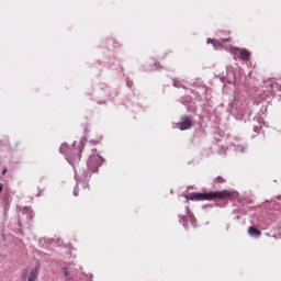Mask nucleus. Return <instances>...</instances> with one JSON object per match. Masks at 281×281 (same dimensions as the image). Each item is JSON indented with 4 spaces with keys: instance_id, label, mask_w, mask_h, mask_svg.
Instances as JSON below:
<instances>
[{
    "instance_id": "0eeeda50",
    "label": "nucleus",
    "mask_w": 281,
    "mask_h": 281,
    "mask_svg": "<svg viewBox=\"0 0 281 281\" xmlns=\"http://www.w3.org/2000/svg\"><path fill=\"white\" fill-rule=\"evenodd\" d=\"M271 95H281V85L280 83H272L271 85Z\"/></svg>"
},
{
    "instance_id": "f257e3e1",
    "label": "nucleus",
    "mask_w": 281,
    "mask_h": 281,
    "mask_svg": "<svg viewBox=\"0 0 281 281\" xmlns=\"http://www.w3.org/2000/svg\"><path fill=\"white\" fill-rule=\"evenodd\" d=\"M82 150H85V143L82 140L74 142L70 151L69 145L67 144H61L59 147V153L67 155V159L71 166L80 162V159H82Z\"/></svg>"
},
{
    "instance_id": "39448f33",
    "label": "nucleus",
    "mask_w": 281,
    "mask_h": 281,
    "mask_svg": "<svg viewBox=\"0 0 281 281\" xmlns=\"http://www.w3.org/2000/svg\"><path fill=\"white\" fill-rule=\"evenodd\" d=\"M233 52L234 54H239L240 60L247 61L251 58V53L247 48H234Z\"/></svg>"
},
{
    "instance_id": "dca6fc26",
    "label": "nucleus",
    "mask_w": 281,
    "mask_h": 281,
    "mask_svg": "<svg viewBox=\"0 0 281 281\" xmlns=\"http://www.w3.org/2000/svg\"><path fill=\"white\" fill-rule=\"evenodd\" d=\"M5 172H8V169H4V170L2 171V175H5Z\"/></svg>"
},
{
    "instance_id": "f03ea898",
    "label": "nucleus",
    "mask_w": 281,
    "mask_h": 281,
    "mask_svg": "<svg viewBox=\"0 0 281 281\" xmlns=\"http://www.w3.org/2000/svg\"><path fill=\"white\" fill-rule=\"evenodd\" d=\"M229 196H232V192L227 190H223V191H213L209 193L192 192L184 195V199H187V201H214V199H220L222 201L223 199H229Z\"/></svg>"
},
{
    "instance_id": "ddd939ff",
    "label": "nucleus",
    "mask_w": 281,
    "mask_h": 281,
    "mask_svg": "<svg viewBox=\"0 0 281 281\" xmlns=\"http://www.w3.org/2000/svg\"><path fill=\"white\" fill-rule=\"evenodd\" d=\"M43 194V189H41L37 193L36 196H41Z\"/></svg>"
},
{
    "instance_id": "2eb2a0df",
    "label": "nucleus",
    "mask_w": 281,
    "mask_h": 281,
    "mask_svg": "<svg viewBox=\"0 0 281 281\" xmlns=\"http://www.w3.org/2000/svg\"><path fill=\"white\" fill-rule=\"evenodd\" d=\"M85 188H87V190H91V188L89 187V184H85Z\"/></svg>"
},
{
    "instance_id": "9d476101",
    "label": "nucleus",
    "mask_w": 281,
    "mask_h": 281,
    "mask_svg": "<svg viewBox=\"0 0 281 281\" xmlns=\"http://www.w3.org/2000/svg\"><path fill=\"white\" fill-rule=\"evenodd\" d=\"M63 271H64V276L66 278H68L69 277V268H64Z\"/></svg>"
},
{
    "instance_id": "423d86ee",
    "label": "nucleus",
    "mask_w": 281,
    "mask_h": 281,
    "mask_svg": "<svg viewBox=\"0 0 281 281\" xmlns=\"http://www.w3.org/2000/svg\"><path fill=\"white\" fill-rule=\"evenodd\" d=\"M229 41H232V38H227V40H221V41H216V40H207V43H212V45H214L215 49H218V47H223V45H225V43H229Z\"/></svg>"
},
{
    "instance_id": "f8f14e48",
    "label": "nucleus",
    "mask_w": 281,
    "mask_h": 281,
    "mask_svg": "<svg viewBox=\"0 0 281 281\" xmlns=\"http://www.w3.org/2000/svg\"><path fill=\"white\" fill-rule=\"evenodd\" d=\"M80 193L78 192V188H75L74 190V196H78Z\"/></svg>"
},
{
    "instance_id": "9b49d317",
    "label": "nucleus",
    "mask_w": 281,
    "mask_h": 281,
    "mask_svg": "<svg viewBox=\"0 0 281 281\" xmlns=\"http://www.w3.org/2000/svg\"><path fill=\"white\" fill-rule=\"evenodd\" d=\"M216 181H217V183H225V179H223V177H221V176H218L216 178Z\"/></svg>"
},
{
    "instance_id": "4468645a",
    "label": "nucleus",
    "mask_w": 281,
    "mask_h": 281,
    "mask_svg": "<svg viewBox=\"0 0 281 281\" xmlns=\"http://www.w3.org/2000/svg\"><path fill=\"white\" fill-rule=\"evenodd\" d=\"M0 192H3V184L0 183Z\"/></svg>"
},
{
    "instance_id": "7ed1b4c3",
    "label": "nucleus",
    "mask_w": 281,
    "mask_h": 281,
    "mask_svg": "<svg viewBox=\"0 0 281 281\" xmlns=\"http://www.w3.org/2000/svg\"><path fill=\"white\" fill-rule=\"evenodd\" d=\"M102 166V156L92 155L88 160V168L91 172H98V169Z\"/></svg>"
},
{
    "instance_id": "20e7f679",
    "label": "nucleus",
    "mask_w": 281,
    "mask_h": 281,
    "mask_svg": "<svg viewBox=\"0 0 281 281\" xmlns=\"http://www.w3.org/2000/svg\"><path fill=\"white\" fill-rule=\"evenodd\" d=\"M177 128H179L180 131H188L192 128V116H182L180 123H177Z\"/></svg>"
},
{
    "instance_id": "1a4fd4ad",
    "label": "nucleus",
    "mask_w": 281,
    "mask_h": 281,
    "mask_svg": "<svg viewBox=\"0 0 281 281\" xmlns=\"http://www.w3.org/2000/svg\"><path fill=\"white\" fill-rule=\"evenodd\" d=\"M36 278H38V268L35 267L31 270L30 272V277H29V280L27 281H35Z\"/></svg>"
},
{
    "instance_id": "6e6552de",
    "label": "nucleus",
    "mask_w": 281,
    "mask_h": 281,
    "mask_svg": "<svg viewBox=\"0 0 281 281\" xmlns=\"http://www.w3.org/2000/svg\"><path fill=\"white\" fill-rule=\"evenodd\" d=\"M248 234H249V236H255V238H258L259 236L262 235V232H260V229H258V228H256L254 226H250L248 228Z\"/></svg>"
}]
</instances>
